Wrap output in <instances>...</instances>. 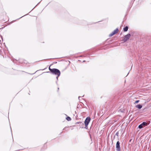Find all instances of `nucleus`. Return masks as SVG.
<instances>
[{
    "label": "nucleus",
    "mask_w": 151,
    "mask_h": 151,
    "mask_svg": "<svg viewBox=\"0 0 151 151\" xmlns=\"http://www.w3.org/2000/svg\"><path fill=\"white\" fill-rule=\"evenodd\" d=\"M139 100H137V101H135V103L136 104L138 103L139 102Z\"/></svg>",
    "instance_id": "nucleus-11"
},
{
    "label": "nucleus",
    "mask_w": 151,
    "mask_h": 151,
    "mask_svg": "<svg viewBox=\"0 0 151 151\" xmlns=\"http://www.w3.org/2000/svg\"><path fill=\"white\" fill-rule=\"evenodd\" d=\"M119 30V29L118 28H116L115 30H114L113 32H112L109 35V37H111L114 35V34L117 33Z\"/></svg>",
    "instance_id": "nucleus-5"
},
{
    "label": "nucleus",
    "mask_w": 151,
    "mask_h": 151,
    "mask_svg": "<svg viewBox=\"0 0 151 151\" xmlns=\"http://www.w3.org/2000/svg\"><path fill=\"white\" fill-rule=\"evenodd\" d=\"M131 36V35L129 33L127 35H125L123 39V41L124 42H126L130 37Z\"/></svg>",
    "instance_id": "nucleus-3"
},
{
    "label": "nucleus",
    "mask_w": 151,
    "mask_h": 151,
    "mask_svg": "<svg viewBox=\"0 0 151 151\" xmlns=\"http://www.w3.org/2000/svg\"><path fill=\"white\" fill-rule=\"evenodd\" d=\"M143 127H144V126H142V124H140L138 126V128L140 129H142Z\"/></svg>",
    "instance_id": "nucleus-9"
},
{
    "label": "nucleus",
    "mask_w": 151,
    "mask_h": 151,
    "mask_svg": "<svg viewBox=\"0 0 151 151\" xmlns=\"http://www.w3.org/2000/svg\"><path fill=\"white\" fill-rule=\"evenodd\" d=\"M59 76H57L56 77V79H57V80H58V77H59Z\"/></svg>",
    "instance_id": "nucleus-13"
},
{
    "label": "nucleus",
    "mask_w": 151,
    "mask_h": 151,
    "mask_svg": "<svg viewBox=\"0 0 151 151\" xmlns=\"http://www.w3.org/2000/svg\"><path fill=\"white\" fill-rule=\"evenodd\" d=\"M115 135L117 136H118L119 135V132H117L116 133Z\"/></svg>",
    "instance_id": "nucleus-12"
},
{
    "label": "nucleus",
    "mask_w": 151,
    "mask_h": 151,
    "mask_svg": "<svg viewBox=\"0 0 151 151\" xmlns=\"http://www.w3.org/2000/svg\"><path fill=\"white\" fill-rule=\"evenodd\" d=\"M136 107L139 109H141L142 107V105L140 104H138L136 106Z\"/></svg>",
    "instance_id": "nucleus-7"
},
{
    "label": "nucleus",
    "mask_w": 151,
    "mask_h": 151,
    "mask_svg": "<svg viewBox=\"0 0 151 151\" xmlns=\"http://www.w3.org/2000/svg\"><path fill=\"white\" fill-rule=\"evenodd\" d=\"M142 124V126H144V127L146 126H147L149 124V123L145 122H143Z\"/></svg>",
    "instance_id": "nucleus-6"
},
{
    "label": "nucleus",
    "mask_w": 151,
    "mask_h": 151,
    "mask_svg": "<svg viewBox=\"0 0 151 151\" xmlns=\"http://www.w3.org/2000/svg\"><path fill=\"white\" fill-rule=\"evenodd\" d=\"M81 96H79L78 97V99H79V100H80V98H81Z\"/></svg>",
    "instance_id": "nucleus-14"
},
{
    "label": "nucleus",
    "mask_w": 151,
    "mask_h": 151,
    "mask_svg": "<svg viewBox=\"0 0 151 151\" xmlns=\"http://www.w3.org/2000/svg\"><path fill=\"white\" fill-rule=\"evenodd\" d=\"M66 119L68 121H70L71 120V118L69 116H67L66 118Z\"/></svg>",
    "instance_id": "nucleus-10"
},
{
    "label": "nucleus",
    "mask_w": 151,
    "mask_h": 151,
    "mask_svg": "<svg viewBox=\"0 0 151 151\" xmlns=\"http://www.w3.org/2000/svg\"><path fill=\"white\" fill-rule=\"evenodd\" d=\"M91 120V118L90 117H87L86 119L84 121V124L85 127H87Z\"/></svg>",
    "instance_id": "nucleus-2"
},
{
    "label": "nucleus",
    "mask_w": 151,
    "mask_h": 151,
    "mask_svg": "<svg viewBox=\"0 0 151 151\" xmlns=\"http://www.w3.org/2000/svg\"><path fill=\"white\" fill-rule=\"evenodd\" d=\"M116 151H121L120 142L119 141H118L116 142Z\"/></svg>",
    "instance_id": "nucleus-4"
},
{
    "label": "nucleus",
    "mask_w": 151,
    "mask_h": 151,
    "mask_svg": "<svg viewBox=\"0 0 151 151\" xmlns=\"http://www.w3.org/2000/svg\"><path fill=\"white\" fill-rule=\"evenodd\" d=\"M49 69L50 72L53 75H55L59 76L60 75V72L58 69L57 68L51 69L50 68V66L49 67Z\"/></svg>",
    "instance_id": "nucleus-1"
},
{
    "label": "nucleus",
    "mask_w": 151,
    "mask_h": 151,
    "mask_svg": "<svg viewBox=\"0 0 151 151\" xmlns=\"http://www.w3.org/2000/svg\"><path fill=\"white\" fill-rule=\"evenodd\" d=\"M55 63H57V62H55Z\"/></svg>",
    "instance_id": "nucleus-17"
},
{
    "label": "nucleus",
    "mask_w": 151,
    "mask_h": 151,
    "mask_svg": "<svg viewBox=\"0 0 151 151\" xmlns=\"http://www.w3.org/2000/svg\"><path fill=\"white\" fill-rule=\"evenodd\" d=\"M47 73H49V72H47Z\"/></svg>",
    "instance_id": "nucleus-19"
},
{
    "label": "nucleus",
    "mask_w": 151,
    "mask_h": 151,
    "mask_svg": "<svg viewBox=\"0 0 151 151\" xmlns=\"http://www.w3.org/2000/svg\"><path fill=\"white\" fill-rule=\"evenodd\" d=\"M1 39H2V36L1 37Z\"/></svg>",
    "instance_id": "nucleus-15"
},
{
    "label": "nucleus",
    "mask_w": 151,
    "mask_h": 151,
    "mask_svg": "<svg viewBox=\"0 0 151 151\" xmlns=\"http://www.w3.org/2000/svg\"><path fill=\"white\" fill-rule=\"evenodd\" d=\"M59 88H58V90H59Z\"/></svg>",
    "instance_id": "nucleus-18"
},
{
    "label": "nucleus",
    "mask_w": 151,
    "mask_h": 151,
    "mask_svg": "<svg viewBox=\"0 0 151 151\" xmlns=\"http://www.w3.org/2000/svg\"><path fill=\"white\" fill-rule=\"evenodd\" d=\"M128 29V27L127 26H126L123 28V30L124 32H126L127 31Z\"/></svg>",
    "instance_id": "nucleus-8"
},
{
    "label": "nucleus",
    "mask_w": 151,
    "mask_h": 151,
    "mask_svg": "<svg viewBox=\"0 0 151 151\" xmlns=\"http://www.w3.org/2000/svg\"><path fill=\"white\" fill-rule=\"evenodd\" d=\"M22 17H23V16H22V17H21L20 18H22Z\"/></svg>",
    "instance_id": "nucleus-16"
}]
</instances>
